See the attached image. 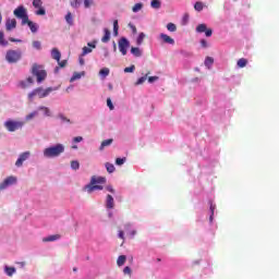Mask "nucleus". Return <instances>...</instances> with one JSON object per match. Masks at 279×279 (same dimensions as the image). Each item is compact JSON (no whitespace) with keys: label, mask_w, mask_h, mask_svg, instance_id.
I'll return each mask as SVG.
<instances>
[{"label":"nucleus","mask_w":279,"mask_h":279,"mask_svg":"<svg viewBox=\"0 0 279 279\" xmlns=\"http://www.w3.org/2000/svg\"><path fill=\"white\" fill-rule=\"evenodd\" d=\"M26 25H28L33 34H36L38 32V26H36L34 22L29 21V19L27 20Z\"/></svg>","instance_id":"obj_20"},{"label":"nucleus","mask_w":279,"mask_h":279,"mask_svg":"<svg viewBox=\"0 0 279 279\" xmlns=\"http://www.w3.org/2000/svg\"><path fill=\"white\" fill-rule=\"evenodd\" d=\"M17 179L14 175H10L7 179L3 180L2 183H0V191H5L8 186H12L13 184H16Z\"/></svg>","instance_id":"obj_9"},{"label":"nucleus","mask_w":279,"mask_h":279,"mask_svg":"<svg viewBox=\"0 0 279 279\" xmlns=\"http://www.w3.org/2000/svg\"><path fill=\"white\" fill-rule=\"evenodd\" d=\"M205 35L207 36V38H210V36H213V29L206 28Z\"/></svg>","instance_id":"obj_48"},{"label":"nucleus","mask_w":279,"mask_h":279,"mask_svg":"<svg viewBox=\"0 0 279 279\" xmlns=\"http://www.w3.org/2000/svg\"><path fill=\"white\" fill-rule=\"evenodd\" d=\"M5 28H7V32H12V29H16V20L15 19L7 20Z\"/></svg>","instance_id":"obj_14"},{"label":"nucleus","mask_w":279,"mask_h":279,"mask_svg":"<svg viewBox=\"0 0 279 279\" xmlns=\"http://www.w3.org/2000/svg\"><path fill=\"white\" fill-rule=\"evenodd\" d=\"M194 10H196V12H202L204 10V4L202 2H196L194 4Z\"/></svg>","instance_id":"obj_36"},{"label":"nucleus","mask_w":279,"mask_h":279,"mask_svg":"<svg viewBox=\"0 0 279 279\" xmlns=\"http://www.w3.org/2000/svg\"><path fill=\"white\" fill-rule=\"evenodd\" d=\"M60 239V234H54V235H48L43 239L44 243H51L53 241H58Z\"/></svg>","instance_id":"obj_17"},{"label":"nucleus","mask_w":279,"mask_h":279,"mask_svg":"<svg viewBox=\"0 0 279 279\" xmlns=\"http://www.w3.org/2000/svg\"><path fill=\"white\" fill-rule=\"evenodd\" d=\"M125 157L124 158H117L116 159V165H118L119 167H121V165H123L125 162Z\"/></svg>","instance_id":"obj_42"},{"label":"nucleus","mask_w":279,"mask_h":279,"mask_svg":"<svg viewBox=\"0 0 279 279\" xmlns=\"http://www.w3.org/2000/svg\"><path fill=\"white\" fill-rule=\"evenodd\" d=\"M78 3H82V0H75V3H72L73 8H77Z\"/></svg>","instance_id":"obj_63"},{"label":"nucleus","mask_w":279,"mask_h":279,"mask_svg":"<svg viewBox=\"0 0 279 279\" xmlns=\"http://www.w3.org/2000/svg\"><path fill=\"white\" fill-rule=\"evenodd\" d=\"M208 27L206 26V24H199L197 27H196V32L198 34H204V32H206Z\"/></svg>","instance_id":"obj_29"},{"label":"nucleus","mask_w":279,"mask_h":279,"mask_svg":"<svg viewBox=\"0 0 279 279\" xmlns=\"http://www.w3.org/2000/svg\"><path fill=\"white\" fill-rule=\"evenodd\" d=\"M106 190L109 191V193H114V187H112V185H108Z\"/></svg>","instance_id":"obj_58"},{"label":"nucleus","mask_w":279,"mask_h":279,"mask_svg":"<svg viewBox=\"0 0 279 279\" xmlns=\"http://www.w3.org/2000/svg\"><path fill=\"white\" fill-rule=\"evenodd\" d=\"M13 14L14 16H16V19L22 20V25H27V20L29 19V16L27 15V10L25 9V7L23 5L17 7L13 11Z\"/></svg>","instance_id":"obj_7"},{"label":"nucleus","mask_w":279,"mask_h":279,"mask_svg":"<svg viewBox=\"0 0 279 279\" xmlns=\"http://www.w3.org/2000/svg\"><path fill=\"white\" fill-rule=\"evenodd\" d=\"M118 47L122 56H128V49H130V40H128L125 37L120 38L118 41Z\"/></svg>","instance_id":"obj_8"},{"label":"nucleus","mask_w":279,"mask_h":279,"mask_svg":"<svg viewBox=\"0 0 279 279\" xmlns=\"http://www.w3.org/2000/svg\"><path fill=\"white\" fill-rule=\"evenodd\" d=\"M167 29H168V32H178V26H175V24H173V23H168Z\"/></svg>","instance_id":"obj_32"},{"label":"nucleus","mask_w":279,"mask_h":279,"mask_svg":"<svg viewBox=\"0 0 279 279\" xmlns=\"http://www.w3.org/2000/svg\"><path fill=\"white\" fill-rule=\"evenodd\" d=\"M33 5L37 9L35 12L37 16H45V14H47V11L43 8V0H33Z\"/></svg>","instance_id":"obj_10"},{"label":"nucleus","mask_w":279,"mask_h":279,"mask_svg":"<svg viewBox=\"0 0 279 279\" xmlns=\"http://www.w3.org/2000/svg\"><path fill=\"white\" fill-rule=\"evenodd\" d=\"M99 75H102V77H108L110 75V69L104 68L99 71Z\"/></svg>","instance_id":"obj_30"},{"label":"nucleus","mask_w":279,"mask_h":279,"mask_svg":"<svg viewBox=\"0 0 279 279\" xmlns=\"http://www.w3.org/2000/svg\"><path fill=\"white\" fill-rule=\"evenodd\" d=\"M161 5H162V2H160V0H151V2H150V7L154 10H160Z\"/></svg>","instance_id":"obj_24"},{"label":"nucleus","mask_w":279,"mask_h":279,"mask_svg":"<svg viewBox=\"0 0 279 279\" xmlns=\"http://www.w3.org/2000/svg\"><path fill=\"white\" fill-rule=\"evenodd\" d=\"M129 27H130V29H132V33L133 34H137V29H136V27L134 26V24H132V23H129Z\"/></svg>","instance_id":"obj_47"},{"label":"nucleus","mask_w":279,"mask_h":279,"mask_svg":"<svg viewBox=\"0 0 279 279\" xmlns=\"http://www.w3.org/2000/svg\"><path fill=\"white\" fill-rule=\"evenodd\" d=\"M59 119H61V121L65 122V123H71V120L68 119L66 117L59 114Z\"/></svg>","instance_id":"obj_46"},{"label":"nucleus","mask_w":279,"mask_h":279,"mask_svg":"<svg viewBox=\"0 0 279 279\" xmlns=\"http://www.w3.org/2000/svg\"><path fill=\"white\" fill-rule=\"evenodd\" d=\"M125 260H128V257L125 255H120L117 259L118 267H123V265H125Z\"/></svg>","instance_id":"obj_21"},{"label":"nucleus","mask_w":279,"mask_h":279,"mask_svg":"<svg viewBox=\"0 0 279 279\" xmlns=\"http://www.w3.org/2000/svg\"><path fill=\"white\" fill-rule=\"evenodd\" d=\"M131 53L135 58H141V56H143V51H141V48H138V47H132L131 48Z\"/></svg>","instance_id":"obj_18"},{"label":"nucleus","mask_w":279,"mask_h":279,"mask_svg":"<svg viewBox=\"0 0 279 279\" xmlns=\"http://www.w3.org/2000/svg\"><path fill=\"white\" fill-rule=\"evenodd\" d=\"M236 64L239 69H245V66H247V59L241 58L238 60Z\"/></svg>","instance_id":"obj_23"},{"label":"nucleus","mask_w":279,"mask_h":279,"mask_svg":"<svg viewBox=\"0 0 279 279\" xmlns=\"http://www.w3.org/2000/svg\"><path fill=\"white\" fill-rule=\"evenodd\" d=\"M23 125H25V122L12 119L4 122V128L8 130V132H16V130H23Z\"/></svg>","instance_id":"obj_6"},{"label":"nucleus","mask_w":279,"mask_h":279,"mask_svg":"<svg viewBox=\"0 0 279 279\" xmlns=\"http://www.w3.org/2000/svg\"><path fill=\"white\" fill-rule=\"evenodd\" d=\"M23 58V52L21 50H8L5 54V60L9 64H16Z\"/></svg>","instance_id":"obj_5"},{"label":"nucleus","mask_w":279,"mask_h":279,"mask_svg":"<svg viewBox=\"0 0 279 279\" xmlns=\"http://www.w3.org/2000/svg\"><path fill=\"white\" fill-rule=\"evenodd\" d=\"M26 82H28L29 84H34V78L32 76H28L26 78Z\"/></svg>","instance_id":"obj_62"},{"label":"nucleus","mask_w":279,"mask_h":279,"mask_svg":"<svg viewBox=\"0 0 279 279\" xmlns=\"http://www.w3.org/2000/svg\"><path fill=\"white\" fill-rule=\"evenodd\" d=\"M92 4H93V0H84L85 8H90Z\"/></svg>","instance_id":"obj_50"},{"label":"nucleus","mask_w":279,"mask_h":279,"mask_svg":"<svg viewBox=\"0 0 279 279\" xmlns=\"http://www.w3.org/2000/svg\"><path fill=\"white\" fill-rule=\"evenodd\" d=\"M201 45H202V47L206 48V47H208V41H206V39H202Z\"/></svg>","instance_id":"obj_57"},{"label":"nucleus","mask_w":279,"mask_h":279,"mask_svg":"<svg viewBox=\"0 0 279 279\" xmlns=\"http://www.w3.org/2000/svg\"><path fill=\"white\" fill-rule=\"evenodd\" d=\"M99 184H106V178L104 177H92L90 183L86 186L88 193L94 191H102L104 186Z\"/></svg>","instance_id":"obj_2"},{"label":"nucleus","mask_w":279,"mask_h":279,"mask_svg":"<svg viewBox=\"0 0 279 279\" xmlns=\"http://www.w3.org/2000/svg\"><path fill=\"white\" fill-rule=\"evenodd\" d=\"M118 236L119 239H122V241H125V233H123V231L120 230Z\"/></svg>","instance_id":"obj_53"},{"label":"nucleus","mask_w":279,"mask_h":279,"mask_svg":"<svg viewBox=\"0 0 279 279\" xmlns=\"http://www.w3.org/2000/svg\"><path fill=\"white\" fill-rule=\"evenodd\" d=\"M51 58L53 60H57V62H60V59L62 58V53H60V50H58V48H53L51 50Z\"/></svg>","instance_id":"obj_15"},{"label":"nucleus","mask_w":279,"mask_h":279,"mask_svg":"<svg viewBox=\"0 0 279 279\" xmlns=\"http://www.w3.org/2000/svg\"><path fill=\"white\" fill-rule=\"evenodd\" d=\"M159 39L163 45H175V39L165 33L159 35Z\"/></svg>","instance_id":"obj_11"},{"label":"nucleus","mask_w":279,"mask_h":279,"mask_svg":"<svg viewBox=\"0 0 279 279\" xmlns=\"http://www.w3.org/2000/svg\"><path fill=\"white\" fill-rule=\"evenodd\" d=\"M157 80H158V76H149L148 77L149 84H154V82H157Z\"/></svg>","instance_id":"obj_51"},{"label":"nucleus","mask_w":279,"mask_h":279,"mask_svg":"<svg viewBox=\"0 0 279 279\" xmlns=\"http://www.w3.org/2000/svg\"><path fill=\"white\" fill-rule=\"evenodd\" d=\"M186 23H189V14L183 16V24L186 25Z\"/></svg>","instance_id":"obj_59"},{"label":"nucleus","mask_w":279,"mask_h":279,"mask_svg":"<svg viewBox=\"0 0 279 279\" xmlns=\"http://www.w3.org/2000/svg\"><path fill=\"white\" fill-rule=\"evenodd\" d=\"M0 45L2 47H8L9 43L5 40V35L3 34V31L0 32Z\"/></svg>","instance_id":"obj_26"},{"label":"nucleus","mask_w":279,"mask_h":279,"mask_svg":"<svg viewBox=\"0 0 279 279\" xmlns=\"http://www.w3.org/2000/svg\"><path fill=\"white\" fill-rule=\"evenodd\" d=\"M105 35L101 38V43H109L110 41V31L108 28L104 29Z\"/></svg>","instance_id":"obj_22"},{"label":"nucleus","mask_w":279,"mask_h":279,"mask_svg":"<svg viewBox=\"0 0 279 279\" xmlns=\"http://www.w3.org/2000/svg\"><path fill=\"white\" fill-rule=\"evenodd\" d=\"M140 10H143V3H136L134 4V7L132 8L133 12H140Z\"/></svg>","instance_id":"obj_37"},{"label":"nucleus","mask_w":279,"mask_h":279,"mask_svg":"<svg viewBox=\"0 0 279 279\" xmlns=\"http://www.w3.org/2000/svg\"><path fill=\"white\" fill-rule=\"evenodd\" d=\"M37 114H38L37 111L29 113L28 116H26V121H32V119H34V117H36Z\"/></svg>","instance_id":"obj_41"},{"label":"nucleus","mask_w":279,"mask_h":279,"mask_svg":"<svg viewBox=\"0 0 279 279\" xmlns=\"http://www.w3.org/2000/svg\"><path fill=\"white\" fill-rule=\"evenodd\" d=\"M131 235L135 236L136 235V230L131 231Z\"/></svg>","instance_id":"obj_64"},{"label":"nucleus","mask_w":279,"mask_h":279,"mask_svg":"<svg viewBox=\"0 0 279 279\" xmlns=\"http://www.w3.org/2000/svg\"><path fill=\"white\" fill-rule=\"evenodd\" d=\"M78 62H80L81 66H84L85 61H84V57H82V54H81V57L78 59Z\"/></svg>","instance_id":"obj_60"},{"label":"nucleus","mask_w":279,"mask_h":279,"mask_svg":"<svg viewBox=\"0 0 279 279\" xmlns=\"http://www.w3.org/2000/svg\"><path fill=\"white\" fill-rule=\"evenodd\" d=\"M112 142H113L112 138L102 141L99 147L100 151H104L105 147H110V145H112Z\"/></svg>","instance_id":"obj_19"},{"label":"nucleus","mask_w":279,"mask_h":279,"mask_svg":"<svg viewBox=\"0 0 279 279\" xmlns=\"http://www.w3.org/2000/svg\"><path fill=\"white\" fill-rule=\"evenodd\" d=\"M32 74L35 77H37L38 84H40L41 82H45V80H47V71L45 70V68H43V65H38V64L34 63L32 66Z\"/></svg>","instance_id":"obj_4"},{"label":"nucleus","mask_w":279,"mask_h":279,"mask_svg":"<svg viewBox=\"0 0 279 279\" xmlns=\"http://www.w3.org/2000/svg\"><path fill=\"white\" fill-rule=\"evenodd\" d=\"M59 66H61V69H64V66H66V60L60 61L58 62Z\"/></svg>","instance_id":"obj_54"},{"label":"nucleus","mask_w":279,"mask_h":279,"mask_svg":"<svg viewBox=\"0 0 279 279\" xmlns=\"http://www.w3.org/2000/svg\"><path fill=\"white\" fill-rule=\"evenodd\" d=\"M39 110H44L46 117H51V111L47 107H40Z\"/></svg>","instance_id":"obj_40"},{"label":"nucleus","mask_w":279,"mask_h":279,"mask_svg":"<svg viewBox=\"0 0 279 279\" xmlns=\"http://www.w3.org/2000/svg\"><path fill=\"white\" fill-rule=\"evenodd\" d=\"M9 40H10V43H21L20 39H16L14 37H10Z\"/></svg>","instance_id":"obj_61"},{"label":"nucleus","mask_w":279,"mask_h":279,"mask_svg":"<svg viewBox=\"0 0 279 279\" xmlns=\"http://www.w3.org/2000/svg\"><path fill=\"white\" fill-rule=\"evenodd\" d=\"M65 21L68 25H73V15L71 14V12H68V14L65 15Z\"/></svg>","instance_id":"obj_33"},{"label":"nucleus","mask_w":279,"mask_h":279,"mask_svg":"<svg viewBox=\"0 0 279 279\" xmlns=\"http://www.w3.org/2000/svg\"><path fill=\"white\" fill-rule=\"evenodd\" d=\"M106 206H107V208H109V209L114 208V198H113L112 195H110V194L107 195Z\"/></svg>","instance_id":"obj_16"},{"label":"nucleus","mask_w":279,"mask_h":279,"mask_svg":"<svg viewBox=\"0 0 279 279\" xmlns=\"http://www.w3.org/2000/svg\"><path fill=\"white\" fill-rule=\"evenodd\" d=\"M145 40V33H140L137 39H136V44L137 45H143V41Z\"/></svg>","instance_id":"obj_35"},{"label":"nucleus","mask_w":279,"mask_h":279,"mask_svg":"<svg viewBox=\"0 0 279 279\" xmlns=\"http://www.w3.org/2000/svg\"><path fill=\"white\" fill-rule=\"evenodd\" d=\"M213 64H215V59H213L211 57H206L205 66H207V69H210V66H213Z\"/></svg>","instance_id":"obj_27"},{"label":"nucleus","mask_w":279,"mask_h":279,"mask_svg":"<svg viewBox=\"0 0 279 279\" xmlns=\"http://www.w3.org/2000/svg\"><path fill=\"white\" fill-rule=\"evenodd\" d=\"M123 274H128L129 276H132V268H130L129 266L124 267Z\"/></svg>","instance_id":"obj_45"},{"label":"nucleus","mask_w":279,"mask_h":279,"mask_svg":"<svg viewBox=\"0 0 279 279\" xmlns=\"http://www.w3.org/2000/svg\"><path fill=\"white\" fill-rule=\"evenodd\" d=\"M29 158V151L22 153L15 161V167H23V162Z\"/></svg>","instance_id":"obj_13"},{"label":"nucleus","mask_w":279,"mask_h":279,"mask_svg":"<svg viewBox=\"0 0 279 279\" xmlns=\"http://www.w3.org/2000/svg\"><path fill=\"white\" fill-rule=\"evenodd\" d=\"M87 46L88 47H83V52L81 54L82 57L88 56V53H93V49L97 48V41L88 43Z\"/></svg>","instance_id":"obj_12"},{"label":"nucleus","mask_w":279,"mask_h":279,"mask_svg":"<svg viewBox=\"0 0 279 279\" xmlns=\"http://www.w3.org/2000/svg\"><path fill=\"white\" fill-rule=\"evenodd\" d=\"M20 87H21V88H27V82L21 81V82H20Z\"/></svg>","instance_id":"obj_56"},{"label":"nucleus","mask_w":279,"mask_h":279,"mask_svg":"<svg viewBox=\"0 0 279 279\" xmlns=\"http://www.w3.org/2000/svg\"><path fill=\"white\" fill-rule=\"evenodd\" d=\"M61 154H64V145L57 144L44 149L45 158H58Z\"/></svg>","instance_id":"obj_1"},{"label":"nucleus","mask_w":279,"mask_h":279,"mask_svg":"<svg viewBox=\"0 0 279 279\" xmlns=\"http://www.w3.org/2000/svg\"><path fill=\"white\" fill-rule=\"evenodd\" d=\"M113 35L119 36V21L118 20H116L113 22Z\"/></svg>","instance_id":"obj_31"},{"label":"nucleus","mask_w":279,"mask_h":279,"mask_svg":"<svg viewBox=\"0 0 279 279\" xmlns=\"http://www.w3.org/2000/svg\"><path fill=\"white\" fill-rule=\"evenodd\" d=\"M33 47H34L35 49H40V47H41L40 41H33Z\"/></svg>","instance_id":"obj_52"},{"label":"nucleus","mask_w":279,"mask_h":279,"mask_svg":"<svg viewBox=\"0 0 279 279\" xmlns=\"http://www.w3.org/2000/svg\"><path fill=\"white\" fill-rule=\"evenodd\" d=\"M50 93H53L52 87H48L46 89H44L43 87H37L28 94V99L29 101H33L34 97H39V99H45V97H49Z\"/></svg>","instance_id":"obj_3"},{"label":"nucleus","mask_w":279,"mask_h":279,"mask_svg":"<svg viewBox=\"0 0 279 279\" xmlns=\"http://www.w3.org/2000/svg\"><path fill=\"white\" fill-rule=\"evenodd\" d=\"M81 78H82V74L75 72L71 77L70 82H75V80H81Z\"/></svg>","instance_id":"obj_38"},{"label":"nucleus","mask_w":279,"mask_h":279,"mask_svg":"<svg viewBox=\"0 0 279 279\" xmlns=\"http://www.w3.org/2000/svg\"><path fill=\"white\" fill-rule=\"evenodd\" d=\"M4 271H5L7 276L12 278V276H14V274H16V268H14V267H5Z\"/></svg>","instance_id":"obj_25"},{"label":"nucleus","mask_w":279,"mask_h":279,"mask_svg":"<svg viewBox=\"0 0 279 279\" xmlns=\"http://www.w3.org/2000/svg\"><path fill=\"white\" fill-rule=\"evenodd\" d=\"M71 169H73L74 171H77V169H80V161L72 160L71 161Z\"/></svg>","instance_id":"obj_34"},{"label":"nucleus","mask_w":279,"mask_h":279,"mask_svg":"<svg viewBox=\"0 0 279 279\" xmlns=\"http://www.w3.org/2000/svg\"><path fill=\"white\" fill-rule=\"evenodd\" d=\"M147 80V76H142L137 80L136 85L140 86V84H143Z\"/></svg>","instance_id":"obj_44"},{"label":"nucleus","mask_w":279,"mask_h":279,"mask_svg":"<svg viewBox=\"0 0 279 279\" xmlns=\"http://www.w3.org/2000/svg\"><path fill=\"white\" fill-rule=\"evenodd\" d=\"M210 211H211V215L209 217L210 221H213V215H215V206L214 205H210Z\"/></svg>","instance_id":"obj_55"},{"label":"nucleus","mask_w":279,"mask_h":279,"mask_svg":"<svg viewBox=\"0 0 279 279\" xmlns=\"http://www.w3.org/2000/svg\"><path fill=\"white\" fill-rule=\"evenodd\" d=\"M107 106H108L109 110H114V105H112V99L107 98Z\"/></svg>","instance_id":"obj_43"},{"label":"nucleus","mask_w":279,"mask_h":279,"mask_svg":"<svg viewBox=\"0 0 279 279\" xmlns=\"http://www.w3.org/2000/svg\"><path fill=\"white\" fill-rule=\"evenodd\" d=\"M82 141H84V137L82 136H76L73 138V143H82Z\"/></svg>","instance_id":"obj_49"},{"label":"nucleus","mask_w":279,"mask_h":279,"mask_svg":"<svg viewBox=\"0 0 279 279\" xmlns=\"http://www.w3.org/2000/svg\"><path fill=\"white\" fill-rule=\"evenodd\" d=\"M136 66L135 65H131L129 68L124 69V73H134Z\"/></svg>","instance_id":"obj_39"},{"label":"nucleus","mask_w":279,"mask_h":279,"mask_svg":"<svg viewBox=\"0 0 279 279\" xmlns=\"http://www.w3.org/2000/svg\"><path fill=\"white\" fill-rule=\"evenodd\" d=\"M105 167H106L108 173H114V171H116L114 165H112L110 162H106Z\"/></svg>","instance_id":"obj_28"}]
</instances>
